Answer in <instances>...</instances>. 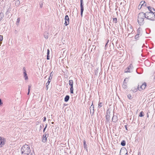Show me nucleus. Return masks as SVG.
Listing matches in <instances>:
<instances>
[{
    "label": "nucleus",
    "instance_id": "nucleus-52",
    "mask_svg": "<svg viewBox=\"0 0 155 155\" xmlns=\"http://www.w3.org/2000/svg\"><path fill=\"white\" fill-rule=\"evenodd\" d=\"M107 43H108V42L106 43V45H105V47L107 45Z\"/></svg>",
    "mask_w": 155,
    "mask_h": 155
},
{
    "label": "nucleus",
    "instance_id": "nucleus-22",
    "mask_svg": "<svg viewBox=\"0 0 155 155\" xmlns=\"http://www.w3.org/2000/svg\"><path fill=\"white\" fill-rule=\"evenodd\" d=\"M69 98H70L69 96L68 95H66L65 97L64 98V101L65 102H68V100H69Z\"/></svg>",
    "mask_w": 155,
    "mask_h": 155
},
{
    "label": "nucleus",
    "instance_id": "nucleus-30",
    "mask_svg": "<svg viewBox=\"0 0 155 155\" xmlns=\"http://www.w3.org/2000/svg\"><path fill=\"white\" fill-rule=\"evenodd\" d=\"M50 82L49 81H48V82H47V83H46V87L47 88V90H48V86Z\"/></svg>",
    "mask_w": 155,
    "mask_h": 155
},
{
    "label": "nucleus",
    "instance_id": "nucleus-18",
    "mask_svg": "<svg viewBox=\"0 0 155 155\" xmlns=\"http://www.w3.org/2000/svg\"><path fill=\"white\" fill-rule=\"evenodd\" d=\"M118 120L117 116L116 115H113L112 118V121L114 122H116Z\"/></svg>",
    "mask_w": 155,
    "mask_h": 155
},
{
    "label": "nucleus",
    "instance_id": "nucleus-39",
    "mask_svg": "<svg viewBox=\"0 0 155 155\" xmlns=\"http://www.w3.org/2000/svg\"><path fill=\"white\" fill-rule=\"evenodd\" d=\"M47 124H46V125H45V127L44 128V130H43V132H44L45 131V130L46 129V128H47Z\"/></svg>",
    "mask_w": 155,
    "mask_h": 155
},
{
    "label": "nucleus",
    "instance_id": "nucleus-56",
    "mask_svg": "<svg viewBox=\"0 0 155 155\" xmlns=\"http://www.w3.org/2000/svg\"><path fill=\"white\" fill-rule=\"evenodd\" d=\"M37 124H38L39 123V122H37Z\"/></svg>",
    "mask_w": 155,
    "mask_h": 155
},
{
    "label": "nucleus",
    "instance_id": "nucleus-35",
    "mask_svg": "<svg viewBox=\"0 0 155 155\" xmlns=\"http://www.w3.org/2000/svg\"><path fill=\"white\" fill-rule=\"evenodd\" d=\"M140 36L139 35H136L135 36V38L136 40H138L139 37Z\"/></svg>",
    "mask_w": 155,
    "mask_h": 155
},
{
    "label": "nucleus",
    "instance_id": "nucleus-2",
    "mask_svg": "<svg viewBox=\"0 0 155 155\" xmlns=\"http://www.w3.org/2000/svg\"><path fill=\"white\" fill-rule=\"evenodd\" d=\"M146 17L143 12H141L139 14L137 17V22L140 25H142L144 24V19L146 18Z\"/></svg>",
    "mask_w": 155,
    "mask_h": 155
},
{
    "label": "nucleus",
    "instance_id": "nucleus-1",
    "mask_svg": "<svg viewBox=\"0 0 155 155\" xmlns=\"http://www.w3.org/2000/svg\"><path fill=\"white\" fill-rule=\"evenodd\" d=\"M31 150L29 146L27 144L23 145L21 148V152L22 155H32L31 153Z\"/></svg>",
    "mask_w": 155,
    "mask_h": 155
},
{
    "label": "nucleus",
    "instance_id": "nucleus-4",
    "mask_svg": "<svg viewBox=\"0 0 155 155\" xmlns=\"http://www.w3.org/2000/svg\"><path fill=\"white\" fill-rule=\"evenodd\" d=\"M146 86V82L143 83L141 85L140 83H139L138 85L137 89L139 91H141V90L144 89Z\"/></svg>",
    "mask_w": 155,
    "mask_h": 155
},
{
    "label": "nucleus",
    "instance_id": "nucleus-10",
    "mask_svg": "<svg viewBox=\"0 0 155 155\" xmlns=\"http://www.w3.org/2000/svg\"><path fill=\"white\" fill-rule=\"evenodd\" d=\"M65 23L64 25L66 26H67L69 24V18L68 15H66L64 18Z\"/></svg>",
    "mask_w": 155,
    "mask_h": 155
},
{
    "label": "nucleus",
    "instance_id": "nucleus-32",
    "mask_svg": "<svg viewBox=\"0 0 155 155\" xmlns=\"http://www.w3.org/2000/svg\"><path fill=\"white\" fill-rule=\"evenodd\" d=\"M98 108H100L102 106V103L99 102L98 104Z\"/></svg>",
    "mask_w": 155,
    "mask_h": 155
},
{
    "label": "nucleus",
    "instance_id": "nucleus-43",
    "mask_svg": "<svg viewBox=\"0 0 155 155\" xmlns=\"http://www.w3.org/2000/svg\"><path fill=\"white\" fill-rule=\"evenodd\" d=\"M43 126H44L43 125L42 126L41 125L40 126V130H41L43 128Z\"/></svg>",
    "mask_w": 155,
    "mask_h": 155
},
{
    "label": "nucleus",
    "instance_id": "nucleus-53",
    "mask_svg": "<svg viewBox=\"0 0 155 155\" xmlns=\"http://www.w3.org/2000/svg\"><path fill=\"white\" fill-rule=\"evenodd\" d=\"M147 117H149V115L148 114L147 115Z\"/></svg>",
    "mask_w": 155,
    "mask_h": 155
},
{
    "label": "nucleus",
    "instance_id": "nucleus-19",
    "mask_svg": "<svg viewBox=\"0 0 155 155\" xmlns=\"http://www.w3.org/2000/svg\"><path fill=\"white\" fill-rule=\"evenodd\" d=\"M147 8L150 11L149 12H153V13H155V10L153 8L151 7L150 6H148Z\"/></svg>",
    "mask_w": 155,
    "mask_h": 155
},
{
    "label": "nucleus",
    "instance_id": "nucleus-20",
    "mask_svg": "<svg viewBox=\"0 0 155 155\" xmlns=\"http://www.w3.org/2000/svg\"><path fill=\"white\" fill-rule=\"evenodd\" d=\"M141 29L140 28H139L137 30V34L138 35L141 36L142 35L141 33Z\"/></svg>",
    "mask_w": 155,
    "mask_h": 155
},
{
    "label": "nucleus",
    "instance_id": "nucleus-23",
    "mask_svg": "<svg viewBox=\"0 0 155 155\" xmlns=\"http://www.w3.org/2000/svg\"><path fill=\"white\" fill-rule=\"evenodd\" d=\"M49 34L47 32H45L44 34V37L46 39L48 38Z\"/></svg>",
    "mask_w": 155,
    "mask_h": 155
},
{
    "label": "nucleus",
    "instance_id": "nucleus-25",
    "mask_svg": "<svg viewBox=\"0 0 155 155\" xmlns=\"http://www.w3.org/2000/svg\"><path fill=\"white\" fill-rule=\"evenodd\" d=\"M121 145L123 146H125L126 145L125 141L124 140H122L121 143Z\"/></svg>",
    "mask_w": 155,
    "mask_h": 155
},
{
    "label": "nucleus",
    "instance_id": "nucleus-6",
    "mask_svg": "<svg viewBox=\"0 0 155 155\" xmlns=\"http://www.w3.org/2000/svg\"><path fill=\"white\" fill-rule=\"evenodd\" d=\"M120 154V155H127L128 153L126 149L124 147L121 148Z\"/></svg>",
    "mask_w": 155,
    "mask_h": 155
},
{
    "label": "nucleus",
    "instance_id": "nucleus-11",
    "mask_svg": "<svg viewBox=\"0 0 155 155\" xmlns=\"http://www.w3.org/2000/svg\"><path fill=\"white\" fill-rule=\"evenodd\" d=\"M5 139L0 137V147H2L5 144Z\"/></svg>",
    "mask_w": 155,
    "mask_h": 155
},
{
    "label": "nucleus",
    "instance_id": "nucleus-37",
    "mask_svg": "<svg viewBox=\"0 0 155 155\" xmlns=\"http://www.w3.org/2000/svg\"><path fill=\"white\" fill-rule=\"evenodd\" d=\"M53 74H54V73H53V72L52 71L51 72L50 74V77H52L53 76Z\"/></svg>",
    "mask_w": 155,
    "mask_h": 155
},
{
    "label": "nucleus",
    "instance_id": "nucleus-54",
    "mask_svg": "<svg viewBox=\"0 0 155 155\" xmlns=\"http://www.w3.org/2000/svg\"><path fill=\"white\" fill-rule=\"evenodd\" d=\"M51 123H52V124H53L54 123V122H52Z\"/></svg>",
    "mask_w": 155,
    "mask_h": 155
},
{
    "label": "nucleus",
    "instance_id": "nucleus-44",
    "mask_svg": "<svg viewBox=\"0 0 155 155\" xmlns=\"http://www.w3.org/2000/svg\"><path fill=\"white\" fill-rule=\"evenodd\" d=\"M46 117H44V119L43 120V121L44 122L45 121H46Z\"/></svg>",
    "mask_w": 155,
    "mask_h": 155
},
{
    "label": "nucleus",
    "instance_id": "nucleus-38",
    "mask_svg": "<svg viewBox=\"0 0 155 155\" xmlns=\"http://www.w3.org/2000/svg\"><path fill=\"white\" fill-rule=\"evenodd\" d=\"M98 69L95 70L94 73L96 75H97L98 73Z\"/></svg>",
    "mask_w": 155,
    "mask_h": 155
},
{
    "label": "nucleus",
    "instance_id": "nucleus-29",
    "mask_svg": "<svg viewBox=\"0 0 155 155\" xmlns=\"http://www.w3.org/2000/svg\"><path fill=\"white\" fill-rule=\"evenodd\" d=\"M20 20V18H18L17 21H16V25H18L19 21Z\"/></svg>",
    "mask_w": 155,
    "mask_h": 155
},
{
    "label": "nucleus",
    "instance_id": "nucleus-34",
    "mask_svg": "<svg viewBox=\"0 0 155 155\" xmlns=\"http://www.w3.org/2000/svg\"><path fill=\"white\" fill-rule=\"evenodd\" d=\"M127 97H128V98L129 99H132V96H131V95L130 94H128V96H127Z\"/></svg>",
    "mask_w": 155,
    "mask_h": 155
},
{
    "label": "nucleus",
    "instance_id": "nucleus-9",
    "mask_svg": "<svg viewBox=\"0 0 155 155\" xmlns=\"http://www.w3.org/2000/svg\"><path fill=\"white\" fill-rule=\"evenodd\" d=\"M48 137V134L45 132L43 135V137L42 140V142L45 143L47 141V138Z\"/></svg>",
    "mask_w": 155,
    "mask_h": 155
},
{
    "label": "nucleus",
    "instance_id": "nucleus-12",
    "mask_svg": "<svg viewBox=\"0 0 155 155\" xmlns=\"http://www.w3.org/2000/svg\"><path fill=\"white\" fill-rule=\"evenodd\" d=\"M128 31L127 33H128V36L130 34L132 33L133 31V29H132V26L130 25L129 26H128Z\"/></svg>",
    "mask_w": 155,
    "mask_h": 155
},
{
    "label": "nucleus",
    "instance_id": "nucleus-13",
    "mask_svg": "<svg viewBox=\"0 0 155 155\" xmlns=\"http://www.w3.org/2000/svg\"><path fill=\"white\" fill-rule=\"evenodd\" d=\"M90 113H92V115L94 114V106L93 105V103L90 107Z\"/></svg>",
    "mask_w": 155,
    "mask_h": 155
},
{
    "label": "nucleus",
    "instance_id": "nucleus-57",
    "mask_svg": "<svg viewBox=\"0 0 155 155\" xmlns=\"http://www.w3.org/2000/svg\"><path fill=\"white\" fill-rule=\"evenodd\" d=\"M154 79L155 80V76H154Z\"/></svg>",
    "mask_w": 155,
    "mask_h": 155
},
{
    "label": "nucleus",
    "instance_id": "nucleus-5",
    "mask_svg": "<svg viewBox=\"0 0 155 155\" xmlns=\"http://www.w3.org/2000/svg\"><path fill=\"white\" fill-rule=\"evenodd\" d=\"M134 67L133 65L131 64H130L128 67L126 68L125 70V72H130L132 71Z\"/></svg>",
    "mask_w": 155,
    "mask_h": 155
},
{
    "label": "nucleus",
    "instance_id": "nucleus-58",
    "mask_svg": "<svg viewBox=\"0 0 155 155\" xmlns=\"http://www.w3.org/2000/svg\"><path fill=\"white\" fill-rule=\"evenodd\" d=\"M154 127H155V126H154Z\"/></svg>",
    "mask_w": 155,
    "mask_h": 155
},
{
    "label": "nucleus",
    "instance_id": "nucleus-24",
    "mask_svg": "<svg viewBox=\"0 0 155 155\" xmlns=\"http://www.w3.org/2000/svg\"><path fill=\"white\" fill-rule=\"evenodd\" d=\"M49 53H50L49 50V49H47V59L48 60H49V59H50V57H49Z\"/></svg>",
    "mask_w": 155,
    "mask_h": 155
},
{
    "label": "nucleus",
    "instance_id": "nucleus-46",
    "mask_svg": "<svg viewBox=\"0 0 155 155\" xmlns=\"http://www.w3.org/2000/svg\"><path fill=\"white\" fill-rule=\"evenodd\" d=\"M17 33H18L17 31L16 30H15V34H17Z\"/></svg>",
    "mask_w": 155,
    "mask_h": 155
},
{
    "label": "nucleus",
    "instance_id": "nucleus-15",
    "mask_svg": "<svg viewBox=\"0 0 155 155\" xmlns=\"http://www.w3.org/2000/svg\"><path fill=\"white\" fill-rule=\"evenodd\" d=\"M23 70L24 71L23 73L24 74V77L25 78V80H27L28 79V78L27 76V74L26 73V71L25 68H23Z\"/></svg>",
    "mask_w": 155,
    "mask_h": 155
},
{
    "label": "nucleus",
    "instance_id": "nucleus-45",
    "mask_svg": "<svg viewBox=\"0 0 155 155\" xmlns=\"http://www.w3.org/2000/svg\"><path fill=\"white\" fill-rule=\"evenodd\" d=\"M125 128L127 130H128V129H127V125H125Z\"/></svg>",
    "mask_w": 155,
    "mask_h": 155
},
{
    "label": "nucleus",
    "instance_id": "nucleus-49",
    "mask_svg": "<svg viewBox=\"0 0 155 155\" xmlns=\"http://www.w3.org/2000/svg\"><path fill=\"white\" fill-rule=\"evenodd\" d=\"M30 91H29V90H28V94H27L28 95H29V93H30Z\"/></svg>",
    "mask_w": 155,
    "mask_h": 155
},
{
    "label": "nucleus",
    "instance_id": "nucleus-14",
    "mask_svg": "<svg viewBox=\"0 0 155 155\" xmlns=\"http://www.w3.org/2000/svg\"><path fill=\"white\" fill-rule=\"evenodd\" d=\"M145 3V2L144 1H141L139 4V5L138 6V8L139 9H140L141 8L142 6H143L144 5Z\"/></svg>",
    "mask_w": 155,
    "mask_h": 155
},
{
    "label": "nucleus",
    "instance_id": "nucleus-50",
    "mask_svg": "<svg viewBox=\"0 0 155 155\" xmlns=\"http://www.w3.org/2000/svg\"><path fill=\"white\" fill-rule=\"evenodd\" d=\"M146 5V3L145 2V3L144 5H143V6H145Z\"/></svg>",
    "mask_w": 155,
    "mask_h": 155
},
{
    "label": "nucleus",
    "instance_id": "nucleus-28",
    "mask_svg": "<svg viewBox=\"0 0 155 155\" xmlns=\"http://www.w3.org/2000/svg\"><path fill=\"white\" fill-rule=\"evenodd\" d=\"M20 4V2L19 0H17L16 1L15 4L16 6H18Z\"/></svg>",
    "mask_w": 155,
    "mask_h": 155
},
{
    "label": "nucleus",
    "instance_id": "nucleus-51",
    "mask_svg": "<svg viewBox=\"0 0 155 155\" xmlns=\"http://www.w3.org/2000/svg\"><path fill=\"white\" fill-rule=\"evenodd\" d=\"M128 79H126V82H128V79H129V78H128Z\"/></svg>",
    "mask_w": 155,
    "mask_h": 155
},
{
    "label": "nucleus",
    "instance_id": "nucleus-26",
    "mask_svg": "<svg viewBox=\"0 0 155 155\" xmlns=\"http://www.w3.org/2000/svg\"><path fill=\"white\" fill-rule=\"evenodd\" d=\"M4 17V14L3 13L1 12L0 13V21H1L2 19Z\"/></svg>",
    "mask_w": 155,
    "mask_h": 155
},
{
    "label": "nucleus",
    "instance_id": "nucleus-31",
    "mask_svg": "<svg viewBox=\"0 0 155 155\" xmlns=\"http://www.w3.org/2000/svg\"><path fill=\"white\" fill-rule=\"evenodd\" d=\"M138 89L137 88H133L132 90L133 92H136L137 91V90Z\"/></svg>",
    "mask_w": 155,
    "mask_h": 155
},
{
    "label": "nucleus",
    "instance_id": "nucleus-36",
    "mask_svg": "<svg viewBox=\"0 0 155 155\" xmlns=\"http://www.w3.org/2000/svg\"><path fill=\"white\" fill-rule=\"evenodd\" d=\"M3 36H2L0 35V44L1 43V41H2L3 40Z\"/></svg>",
    "mask_w": 155,
    "mask_h": 155
},
{
    "label": "nucleus",
    "instance_id": "nucleus-17",
    "mask_svg": "<svg viewBox=\"0 0 155 155\" xmlns=\"http://www.w3.org/2000/svg\"><path fill=\"white\" fill-rule=\"evenodd\" d=\"M128 78H126L124 80V81L123 82V88H127V82H126V79H128Z\"/></svg>",
    "mask_w": 155,
    "mask_h": 155
},
{
    "label": "nucleus",
    "instance_id": "nucleus-33",
    "mask_svg": "<svg viewBox=\"0 0 155 155\" xmlns=\"http://www.w3.org/2000/svg\"><path fill=\"white\" fill-rule=\"evenodd\" d=\"M117 18H114L113 19V22L115 23L117 22Z\"/></svg>",
    "mask_w": 155,
    "mask_h": 155
},
{
    "label": "nucleus",
    "instance_id": "nucleus-47",
    "mask_svg": "<svg viewBox=\"0 0 155 155\" xmlns=\"http://www.w3.org/2000/svg\"><path fill=\"white\" fill-rule=\"evenodd\" d=\"M42 6H43L42 3L40 4V7L41 8L42 7Z\"/></svg>",
    "mask_w": 155,
    "mask_h": 155
},
{
    "label": "nucleus",
    "instance_id": "nucleus-7",
    "mask_svg": "<svg viewBox=\"0 0 155 155\" xmlns=\"http://www.w3.org/2000/svg\"><path fill=\"white\" fill-rule=\"evenodd\" d=\"M69 85L71 86L70 88V93H71L73 94L74 93V88H73V81L72 80H71L69 81Z\"/></svg>",
    "mask_w": 155,
    "mask_h": 155
},
{
    "label": "nucleus",
    "instance_id": "nucleus-55",
    "mask_svg": "<svg viewBox=\"0 0 155 155\" xmlns=\"http://www.w3.org/2000/svg\"><path fill=\"white\" fill-rule=\"evenodd\" d=\"M37 124H38L39 123V122H37Z\"/></svg>",
    "mask_w": 155,
    "mask_h": 155
},
{
    "label": "nucleus",
    "instance_id": "nucleus-40",
    "mask_svg": "<svg viewBox=\"0 0 155 155\" xmlns=\"http://www.w3.org/2000/svg\"><path fill=\"white\" fill-rule=\"evenodd\" d=\"M52 79V77H49V78H48V81H49L50 82H51V80Z\"/></svg>",
    "mask_w": 155,
    "mask_h": 155
},
{
    "label": "nucleus",
    "instance_id": "nucleus-27",
    "mask_svg": "<svg viewBox=\"0 0 155 155\" xmlns=\"http://www.w3.org/2000/svg\"><path fill=\"white\" fill-rule=\"evenodd\" d=\"M144 116V113L143 111H141L140 113V114L139 115V117H142Z\"/></svg>",
    "mask_w": 155,
    "mask_h": 155
},
{
    "label": "nucleus",
    "instance_id": "nucleus-8",
    "mask_svg": "<svg viewBox=\"0 0 155 155\" xmlns=\"http://www.w3.org/2000/svg\"><path fill=\"white\" fill-rule=\"evenodd\" d=\"M83 3V0H80L81 15V17L83 16V13L84 10Z\"/></svg>",
    "mask_w": 155,
    "mask_h": 155
},
{
    "label": "nucleus",
    "instance_id": "nucleus-48",
    "mask_svg": "<svg viewBox=\"0 0 155 155\" xmlns=\"http://www.w3.org/2000/svg\"><path fill=\"white\" fill-rule=\"evenodd\" d=\"M141 155L140 152H138V155Z\"/></svg>",
    "mask_w": 155,
    "mask_h": 155
},
{
    "label": "nucleus",
    "instance_id": "nucleus-16",
    "mask_svg": "<svg viewBox=\"0 0 155 155\" xmlns=\"http://www.w3.org/2000/svg\"><path fill=\"white\" fill-rule=\"evenodd\" d=\"M106 113H107V114L106 115V119L107 120H110V115L111 114L110 113V112L107 111V112Z\"/></svg>",
    "mask_w": 155,
    "mask_h": 155
},
{
    "label": "nucleus",
    "instance_id": "nucleus-42",
    "mask_svg": "<svg viewBox=\"0 0 155 155\" xmlns=\"http://www.w3.org/2000/svg\"><path fill=\"white\" fill-rule=\"evenodd\" d=\"M3 104L2 102V100L1 99H0V105L2 104Z\"/></svg>",
    "mask_w": 155,
    "mask_h": 155
},
{
    "label": "nucleus",
    "instance_id": "nucleus-41",
    "mask_svg": "<svg viewBox=\"0 0 155 155\" xmlns=\"http://www.w3.org/2000/svg\"><path fill=\"white\" fill-rule=\"evenodd\" d=\"M31 87V85H29L28 86V90L30 91V88Z\"/></svg>",
    "mask_w": 155,
    "mask_h": 155
},
{
    "label": "nucleus",
    "instance_id": "nucleus-21",
    "mask_svg": "<svg viewBox=\"0 0 155 155\" xmlns=\"http://www.w3.org/2000/svg\"><path fill=\"white\" fill-rule=\"evenodd\" d=\"M84 147L85 149L86 150L87 152V145L86 144V141L85 140H84Z\"/></svg>",
    "mask_w": 155,
    "mask_h": 155
},
{
    "label": "nucleus",
    "instance_id": "nucleus-3",
    "mask_svg": "<svg viewBox=\"0 0 155 155\" xmlns=\"http://www.w3.org/2000/svg\"><path fill=\"white\" fill-rule=\"evenodd\" d=\"M154 13L151 12H146L144 13L146 18L151 21L155 20V15Z\"/></svg>",
    "mask_w": 155,
    "mask_h": 155
}]
</instances>
